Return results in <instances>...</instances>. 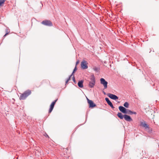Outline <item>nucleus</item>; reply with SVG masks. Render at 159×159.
Here are the masks:
<instances>
[{"label":"nucleus","mask_w":159,"mask_h":159,"mask_svg":"<svg viewBox=\"0 0 159 159\" xmlns=\"http://www.w3.org/2000/svg\"><path fill=\"white\" fill-rule=\"evenodd\" d=\"M117 115L121 119H122L124 118L125 120L127 121H132V119L128 115H123L121 113L118 112Z\"/></svg>","instance_id":"1"},{"label":"nucleus","mask_w":159,"mask_h":159,"mask_svg":"<svg viewBox=\"0 0 159 159\" xmlns=\"http://www.w3.org/2000/svg\"><path fill=\"white\" fill-rule=\"evenodd\" d=\"M140 125L144 127L147 131H148V132L149 133L152 132V130L151 129H150L149 125L146 123L145 121H143L140 122Z\"/></svg>","instance_id":"2"},{"label":"nucleus","mask_w":159,"mask_h":159,"mask_svg":"<svg viewBox=\"0 0 159 159\" xmlns=\"http://www.w3.org/2000/svg\"><path fill=\"white\" fill-rule=\"evenodd\" d=\"M31 93V91L30 90H27L25 91L23 93L21 94L20 99L21 100H25L26 98Z\"/></svg>","instance_id":"3"},{"label":"nucleus","mask_w":159,"mask_h":159,"mask_svg":"<svg viewBox=\"0 0 159 159\" xmlns=\"http://www.w3.org/2000/svg\"><path fill=\"white\" fill-rule=\"evenodd\" d=\"M90 81L89 82V86L90 88L93 87L95 84V80L93 76H92L90 79Z\"/></svg>","instance_id":"4"},{"label":"nucleus","mask_w":159,"mask_h":159,"mask_svg":"<svg viewBox=\"0 0 159 159\" xmlns=\"http://www.w3.org/2000/svg\"><path fill=\"white\" fill-rule=\"evenodd\" d=\"M41 23L45 25L51 26L52 25V23L49 20H45L42 22Z\"/></svg>","instance_id":"5"},{"label":"nucleus","mask_w":159,"mask_h":159,"mask_svg":"<svg viewBox=\"0 0 159 159\" xmlns=\"http://www.w3.org/2000/svg\"><path fill=\"white\" fill-rule=\"evenodd\" d=\"M88 63L85 60H83L81 63V68L82 69H87L88 68L87 66Z\"/></svg>","instance_id":"6"},{"label":"nucleus","mask_w":159,"mask_h":159,"mask_svg":"<svg viewBox=\"0 0 159 159\" xmlns=\"http://www.w3.org/2000/svg\"><path fill=\"white\" fill-rule=\"evenodd\" d=\"M100 80L101 84L103 85L104 88L105 89H107V82L106 81L104 78H101Z\"/></svg>","instance_id":"7"},{"label":"nucleus","mask_w":159,"mask_h":159,"mask_svg":"<svg viewBox=\"0 0 159 159\" xmlns=\"http://www.w3.org/2000/svg\"><path fill=\"white\" fill-rule=\"evenodd\" d=\"M63 153H64V156L65 157L69 158L70 153L68 152V150L67 148L63 149Z\"/></svg>","instance_id":"8"},{"label":"nucleus","mask_w":159,"mask_h":159,"mask_svg":"<svg viewBox=\"0 0 159 159\" xmlns=\"http://www.w3.org/2000/svg\"><path fill=\"white\" fill-rule=\"evenodd\" d=\"M87 99L88 103L89 104V107L92 108L96 106V104L93 103L92 100H90L87 98Z\"/></svg>","instance_id":"9"},{"label":"nucleus","mask_w":159,"mask_h":159,"mask_svg":"<svg viewBox=\"0 0 159 159\" xmlns=\"http://www.w3.org/2000/svg\"><path fill=\"white\" fill-rule=\"evenodd\" d=\"M57 101V99L54 102H52V103L51 104L50 106V108L49 110V113H51L52 111L54 108V105H55L56 102Z\"/></svg>","instance_id":"10"},{"label":"nucleus","mask_w":159,"mask_h":159,"mask_svg":"<svg viewBox=\"0 0 159 159\" xmlns=\"http://www.w3.org/2000/svg\"><path fill=\"white\" fill-rule=\"evenodd\" d=\"M107 96L113 100H116L118 99V97L117 96L111 93H108L107 94Z\"/></svg>","instance_id":"11"},{"label":"nucleus","mask_w":159,"mask_h":159,"mask_svg":"<svg viewBox=\"0 0 159 159\" xmlns=\"http://www.w3.org/2000/svg\"><path fill=\"white\" fill-rule=\"evenodd\" d=\"M119 109L120 111L123 113L124 114H126V113H127L126 111L127 109H126L124 107L122 106H120L119 107Z\"/></svg>","instance_id":"12"},{"label":"nucleus","mask_w":159,"mask_h":159,"mask_svg":"<svg viewBox=\"0 0 159 159\" xmlns=\"http://www.w3.org/2000/svg\"><path fill=\"white\" fill-rule=\"evenodd\" d=\"M83 80H81L80 81H79L78 83V86L80 87V88H82L83 86Z\"/></svg>","instance_id":"13"},{"label":"nucleus","mask_w":159,"mask_h":159,"mask_svg":"<svg viewBox=\"0 0 159 159\" xmlns=\"http://www.w3.org/2000/svg\"><path fill=\"white\" fill-rule=\"evenodd\" d=\"M107 103L111 108H114L112 103L110 101L109 102H108Z\"/></svg>","instance_id":"14"},{"label":"nucleus","mask_w":159,"mask_h":159,"mask_svg":"<svg viewBox=\"0 0 159 159\" xmlns=\"http://www.w3.org/2000/svg\"><path fill=\"white\" fill-rule=\"evenodd\" d=\"M124 106L126 108H128L129 107V104L128 102H125L124 103Z\"/></svg>","instance_id":"15"},{"label":"nucleus","mask_w":159,"mask_h":159,"mask_svg":"<svg viewBox=\"0 0 159 159\" xmlns=\"http://www.w3.org/2000/svg\"><path fill=\"white\" fill-rule=\"evenodd\" d=\"M126 112V114H132V111L130 110L127 109Z\"/></svg>","instance_id":"16"},{"label":"nucleus","mask_w":159,"mask_h":159,"mask_svg":"<svg viewBox=\"0 0 159 159\" xmlns=\"http://www.w3.org/2000/svg\"><path fill=\"white\" fill-rule=\"evenodd\" d=\"M6 0H0V6H1L4 3Z\"/></svg>","instance_id":"17"},{"label":"nucleus","mask_w":159,"mask_h":159,"mask_svg":"<svg viewBox=\"0 0 159 159\" xmlns=\"http://www.w3.org/2000/svg\"><path fill=\"white\" fill-rule=\"evenodd\" d=\"M77 70V67L76 66H75L74 69V71L72 73V75H73V74Z\"/></svg>","instance_id":"18"},{"label":"nucleus","mask_w":159,"mask_h":159,"mask_svg":"<svg viewBox=\"0 0 159 159\" xmlns=\"http://www.w3.org/2000/svg\"><path fill=\"white\" fill-rule=\"evenodd\" d=\"M44 83H47L48 84H50V81L48 80H45L44 81Z\"/></svg>","instance_id":"19"},{"label":"nucleus","mask_w":159,"mask_h":159,"mask_svg":"<svg viewBox=\"0 0 159 159\" xmlns=\"http://www.w3.org/2000/svg\"><path fill=\"white\" fill-rule=\"evenodd\" d=\"M6 33L5 34L4 36V37H5V36H6V35H7V34H8V33H9V32H8V31L7 30H6Z\"/></svg>","instance_id":"20"},{"label":"nucleus","mask_w":159,"mask_h":159,"mask_svg":"<svg viewBox=\"0 0 159 159\" xmlns=\"http://www.w3.org/2000/svg\"><path fill=\"white\" fill-rule=\"evenodd\" d=\"M72 78H73V80L74 82L75 83V84H76V81H75V77L74 75H73V76L72 77Z\"/></svg>","instance_id":"21"},{"label":"nucleus","mask_w":159,"mask_h":159,"mask_svg":"<svg viewBox=\"0 0 159 159\" xmlns=\"http://www.w3.org/2000/svg\"><path fill=\"white\" fill-rule=\"evenodd\" d=\"M105 100L107 102H109L110 100H109L108 98H105Z\"/></svg>","instance_id":"22"},{"label":"nucleus","mask_w":159,"mask_h":159,"mask_svg":"<svg viewBox=\"0 0 159 159\" xmlns=\"http://www.w3.org/2000/svg\"><path fill=\"white\" fill-rule=\"evenodd\" d=\"M44 136H45L46 137H48V138H49V136L47 134H46V133H45V134H44Z\"/></svg>","instance_id":"23"},{"label":"nucleus","mask_w":159,"mask_h":159,"mask_svg":"<svg viewBox=\"0 0 159 159\" xmlns=\"http://www.w3.org/2000/svg\"><path fill=\"white\" fill-rule=\"evenodd\" d=\"M72 75H73L72 74H71V75L67 79V80H68V81H69L70 80V77L71 76H72Z\"/></svg>","instance_id":"24"},{"label":"nucleus","mask_w":159,"mask_h":159,"mask_svg":"<svg viewBox=\"0 0 159 159\" xmlns=\"http://www.w3.org/2000/svg\"><path fill=\"white\" fill-rule=\"evenodd\" d=\"M136 114L137 113H136V112L132 111V114H134L136 115Z\"/></svg>","instance_id":"25"},{"label":"nucleus","mask_w":159,"mask_h":159,"mask_svg":"<svg viewBox=\"0 0 159 159\" xmlns=\"http://www.w3.org/2000/svg\"><path fill=\"white\" fill-rule=\"evenodd\" d=\"M79 63V61H77L76 62V66H77V65Z\"/></svg>","instance_id":"26"},{"label":"nucleus","mask_w":159,"mask_h":159,"mask_svg":"<svg viewBox=\"0 0 159 159\" xmlns=\"http://www.w3.org/2000/svg\"><path fill=\"white\" fill-rule=\"evenodd\" d=\"M68 80H66V84H67L68 83Z\"/></svg>","instance_id":"27"}]
</instances>
